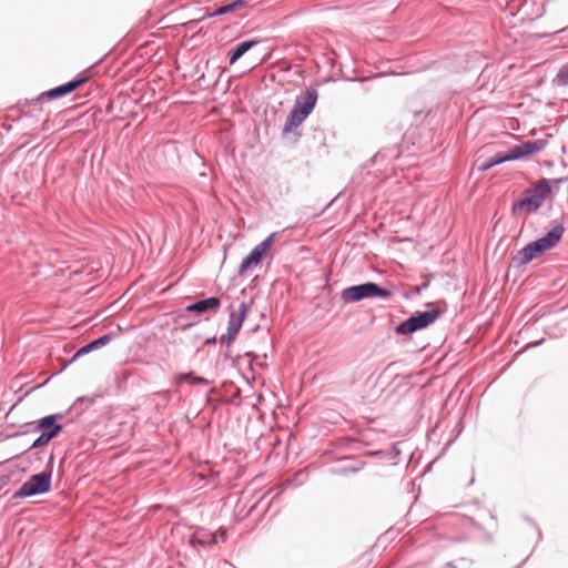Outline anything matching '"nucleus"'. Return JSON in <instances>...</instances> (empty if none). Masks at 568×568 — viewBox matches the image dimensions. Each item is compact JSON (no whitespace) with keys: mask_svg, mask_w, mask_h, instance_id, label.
I'll list each match as a JSON object with an SVG mask.
<instances>
[{"mask_svg":"<svg viewBox=\"0 0 568 568\" xmlns=\"http://www.w3.org/2000/svg\"><path fill=\"white\" fill-rule=\"evenodd\" d=\"M216 342H217L216 336H211V337L205 338L204 345H214V344H216Z\"/></svg>","mask_w":568,"mask_h":568,"instance_id":"c9c22d12","label":"nucleus"},{"mask_svg":"<svg viewBox=\"0 0 568 568\" xmlns=\"http://www.w3.org/2000/svg\"><path fill=\"white\" fill-rule=\"evenodd\" d=\"M385 450V458L388 459H396L400 455V449L398 448L397 444H393L389 449Z\"/></svg>","mask_w":568,"mask_h":568,"instance_id":"bb28decb","label":"nucleus"},{"mask_svg":"<svg viewBox=\"0 0 568 568\" xmlns=\"http://www.w3.org/2000/svg\"><path fill=\"white\" fill-rule=\"evenodd\" d=\"M91 353L90 348L88 347L87 344H84L83 346H81L74 354L73 356L69 359L68 364H72L74 363L78 358H80L81 356H84L87 354Z\"/></svg>","mask_w":568,"mask_h":568,"instance_id":"393cba45","label":"nucleus"},{"mask_svg":"<svg viewBox=\"0 0 568 568\" xmlns=\"http://www.w3.org/2000/svg\"><path fill=\"white\" fill-rule=\"evenodd\" d=\"M220 355H221V357L224 359V362H229V361H231V359H232V355H231L230 351H227V349H226V351L221 352V354H220Z\"/></svg>","mask_w":568,"mask_h":568,"instance_id":"f704fd0d","label":"nucleus"},{"mask_svg":"<svg viewBox=\"0 0 568 568\" xmlns=\"http://www.w3.org/2000/svg\"><path fill=\"white\" fill-rule=\"evenodd\" d=\"M445 567H446V568H457V566L455 565V562H454V561H448V562H446V564H445Z\"/></svg>","mask_w":568,"mask_h":568,"instance_id":"ea45409f","label":"nucleus"},{"mask_svg":"<svg viewBox=\"0 0 568 568\" xmlns=\"http://www.w3.org/2000/svg\"><path fill=\"white\" fill-rule=\"evenodd\" d=\"M554 83L559 87L568 85V62L562 64L554 79Z\"/></svg>","mask_w":568,"mask_h":568,"instance_id":"4be33fe9","label":"nucleus"},{"mask_svg":"<svg viewBox=\"0 0 568 568\" xmlns=\"http://www.w3.org/2000/svg\"><path fill=\"white\" fill-rule=\"evenodd\" d=\"M243 323H244V320L235 316V312H231L230 316H229L226 332L237 337V335L243 326Z\"/></svg>","mask_w":568,"mask_h":568,"instance_id":"412c9836","label":"nucleus"},{"mask_svg":"<svg viewBox=\"0 0 568 568\" xmlns=\"http://www.w3.org/2000/svg\"><path fill=\"white\" fill-rule=\"evenodd\" d=\"M247 1L246 0H233L229 3H225V4H222L220 7H217L215 10L211 11V12H206L201 20H204L206 18H213V17H220V16H224V14H227V13H231V12H234L236 10H240L244 7L247 6Z\"/></svg>","mask_w":568,"mask_h":568,"instance_id":"4468645a","label":"nucleus"},{"mask_svg":"<svg viewBox=\"0 0 568 568\" xmlns=\"http://www.w3.org/2000/svg\"><path fill=\"white\" fill-rule=\"evenodd\" d=\"M195 325L194 322H185L180 325V329L185 332Z\"/></svg>","mask_w":568,"mask_h":568,"instance_id":"72a5a7b5","label":"nucleus"},{"mask_svg":"<svg viewBox=\"0 0 568 568\" xmlns=\"http://www.w3.org/2000/svg\"><path fill=\"white\" fill-rule=\"evenodd\" d=\"M10 483L9 474H0V490H2Z\"/></svg>","mask_w":568,"mask_h":568,"instance_id":"c756f323","label":"nucleus"},{"mask_svg":"<svg viewBox=\"0 0 568 568\" xmlns=\"http://www.w3.org/2000/svg\"><path fill=\"white\" fill-rule=\"evenodd\" d=\"M392 296V290L375 282H364L347 286L339 294V298L344 304L358 303L372 298L389 300Z\"/></svg>","mask_w":568,"mask_h":568,"instance_id":"39448f33","label":"nucleus"},{"mask_svg":"<svg viewBox=\"0 0 568 568\" xmlns=\"http://www.w3.org/2000/svg\"><path fill=\"white\" fill-rule=\"evenodd\" d=\"M93 398L88 397H79L75 403L73 404L74 409H79L80 412H83L87 407L93 404Z\"/></svg>","mask_w":568,"mask_h":568,"instance_id":"5701e85b","label":"nucleus"},{"mask_svg":"<svg viewBox=\"0 0 568 568\" xmlns=\"http://www.w3.org/2000/svg\"><path fill=\"white\" fill-rule=\"evenodd\" d=\"M176 383H189L192 385H210L211 381L205 377L195 375L193 372L178 373L174 376Z\"/></svg>","mask_w":568,"mask_h":568,"instance_id":"a211bd4d","label":"nucleus"},{"mask_svg":"<svg viewBox=\"0 0 568 568\" xmlns=\"http://www.w3.org/2000/svg\"><path fill=\"white\" fill-rule=\"evenodd\" d=\"M262 40L260 38H252L248 40H244L237 43L230 52H229V63L234 64L239 61L246 52L251 49L260 44Z\"/></svg>","mask_w":568,"mask_h":568,"instance_id":"ddd939ff","label":"nucleus"},{"mask_svg":"<svg viewBox=\"0 0 568 568\" xmlns=\"http://www.w3.org/2000/svg\"><path fill=\"white\" fill-rule=\"evenodd\" d=\"M33 99H24L23 101H19L17 106L18 108H21L22 105L23 106H27V105H34L37 103H42L43 101H32Z\"/></svg>","mask_w":568,"mask_h":568,"instance_id":"7c9ffc66","label":"nucleus"},{"mask_svg":"<svg viewBox=\"0 0 568 568\" xmlns=\"http://www.w3.org/2000/svg\"><path fill=\"white\" fill-rule=\"evenodd\" d=\"M162 397H163V399H164V400H170V398H171V394H170V392H168V390H166V392H163V393H162Z\"/></svg>","mask_w":568,"mask_h":568,"instance_id":"58836bf2","label":"nucleus"},{"mask_svg":"<svg viewBox=\"0 0 568 568\" xmlns=\"http://www.w3.org/2000/svg\"><path fill=\"white\" fill-rule=\"evenodd\" d=\"M568 181V176L558 179L541 178L529 187L525 189L520 196L513 202L510 214L514 217L526 213L528 215L536 213L544 204L546 199L552 193L554 187L559 186Z\"/></svg>","mask_w":568,"mask_h":568,"instance_id":"f257e3e1","label":"nucleus"},{"mask_svg":"<svg viewBox=\"0 0 568 568\" xmlns=\"http://www.w3.org/2000/svg\"><path fill=\"white\" fill-rule=\"evenodd\" d=\"M545 338H540L538 341H535V342H530L526 345L525 349H528V348H532V347H536V346H539L544 343Z\"/></svg>","mask_w":568,"mask_h":568,"instance_id":"473e14b6","label":"nucleus"},{"mask_svg":"<svg viewBox=\"0 0 568 568\" xmlns=\"http://www.w3.org/2000/svg\"><path fill=\"white\" fill-rule=\"evenodd\" d=\"M528 558H529V557L525 558V559H524V560H523V561H521L517 567H515V568H521V567L526 564V561L528 560Z\"/></svg>","mask_w":568,"mask_h":568,"instance_id":"a19ab883","label":"nucleus"},{"mask_svg":"<svg viewBox=\"0 0 568 568\" xmlns=\"http://www.w3.org/2000/svg\"><path fill=\"white\" fill-rule=\"evenodd\" d=\"M63 418L62 414H50L34 420L32 432L39 433V436L33 440L30 449H37L49 445V443L59 436L63 429L60 419Z\"/></svg>","mask_w":568,"mask_h":568,"instance_id":"423d86ee","label":"nucleus"},{"mask_svg":"<svg viewBox=\"0 0 568 568\" xmlns=\"http://www.w3.org/2000/svg\"><path fill=\"white\" fill-rule=\"evenodd\" d=\"M189 542L192 547H196V546L206 547V546L216 545L219 542V539L213 534H205L203 536L192 535L190 537Z\"/></svg>","mask_w":568,"mask_h":568,"instance_id":"6ab92c4d","label":"nucleus"},{"mask_svg":"<svg viewBox=\"0 0 568 568\" xmlns=\"http://www.w3.org/2000/svg\"><path fill=\"white\" fill-rule=\"evenodd\" d=\"M427 286H428V284H427V283H423V284H420V285L416 288V292H417V293H420V292H422L424 288H426Z\"/></svg>","mask_w":568,"mask_h":568,"instance_id":"4c0bfd02","label":"nucleus"},{"mask_svg":"<svg viewBox=\"0 0 568 568\" xmlns=\"http://www.w3.org/2000/svg\"><path fill=\"white\" fill-rule=\"evenodd\" d=\"M221 306V297L210 296L206 298L199 300L185 306V312L195 313L197 315L205 314L207 312H216Z\"/></svg>","mask_w":568,"mask_h":568,"instance_id":"9d476101","label":"nucleus"},{"mask_svg":"<svg viewBox=\"0 0 568 568\" xmlns=\"http://www.w3.org/2000/svg\"><path fill=\"white\" fill-rule=\"evenodd\" d=\"M54 456L51 454L44 469L31 475L12 495V499H24L45 495L52 487Z\"/></svg>","mask_w":568,"mask_h":568,"instance_id":"7ed1b4c3","label":"nucleus"},{"mask_svg":"<svg viewBox=\"0 0 568 568\" xmlns=\"http://www.w3.org/2000/svg\"><path fill=\"white\" fill-rule=\"evenodd\" d=\"M236 339V336L230 334V333H225L223 334L220 338H219V342L224 345L225 347H230Z\"/></svg>","mask_w":568,"mask_h":568,"instance_id":"cd10ccee","label":"nucleus"},{"mask_svg":"<svg viewBox=\"0 0 568 568\" xmlns=\"http://www.w3.org/2000/svg\"><path fill=\"white\" fill-rule=\"evenodd\" d=\"M277 236V232L271 233L266 236L261 243L255 245L251 252L242 260L237 274L240 277L245 276V274L254 267H257L263 260L266 257L267 252L271 250L275 239Z\"/></svg>","mask_w":568,"mask_h":568,"instance_id":"0eeeda50","label":"nucleus"},{"mask_svg":"<svg viewBox=\"0 0 568 568\" xmlns=\"http://www.w3.org/2000/svg\"><path fill=\"white\" fill-rule=\"evenodd\" d=\"M113 337L114 333L110 332L90 341L89 343H87V345L90 348V351L93 352L108 345L113 339Z\"/></svg>","mask_w":568,"mask_h":568,"instance_id":"aec40b11","label":"nucleus"},{"mask_svg":"<svg viewBox=\"0 0 568 568\" xmlns=\"http://www.w3.org/2000/svg\"><path fill=\"white\" fill-rule=\"evenodd\" d=\"M91 353L90 348L88 347L87 344H84L83 346H81L74 354L73 356L69 359L68 364H72L74 363L78 358H80L81 356H84L87 354Z\"/></svg>","mask_w":568,"mask_h":568,"instance_id":"a878e982","label":"nucleus"},{"mask_svg":"<svg viewBox=\"0 0 568 568\" xmlns=\"http://www.w3.org/2000/svg\"><path fill=\"white\" fill-rule=\"evenodd\" d=\"M442 315L443 311L437 307L426 311H416L408 318L396 325L394 332L402 337L400 343L406 344L412 339L414 333L429 327Z\"/></svg>","mask_w":568,"mask_h":568,"instance_id":"20e7f679","label":"nucleus"},{"mask_svg":"<svg viewBox=\"0 0 568 568\" xmlns=\"http://www.w3.org/2000/svg\"><path fill=\"white\" fill-rule=\"evenodd\" d=\"M69 365L68 363L63 365L62 369H59V373H62V371Z\"/></svg>","mask_w":568,"mask_h":568,"instance_id":"79ce46f5","label":"nucleus"},{"mask_svg":"<svg viewBox=\"0 0 568 568\" xmlns=\"http://www.w3.org/2000/svg\"><path fill=\"white\" fill-rule=\"evenodd\" d=\"M547 145L545 140H528L511 146L506 151L508 161H518L542 151Z\"/></svg>","mask_w":568,"mask_h":568,"instance_id":"1a4fd4ad","label":"nucleus"},{"mask_svg":"<svg viewBox=\"0 0 568 568\" xmlns=\"http://www.w3.org/2000/svg\"><path fill=\"white\" fill-rule=\"evenodd\" d=\"M525 519L530 523L531 525H534L537 529V534H538V540L540 541L542 539V532H541V529L535 524V521L529 518V517H525Z\"/></svg>","mask_w":568,"mask_h":568,"instance_id":"2f4dec72","label":"nucleus"},{"mask_svg":"<svg viewBox=\"0 0 568 568\" xmlns=\"http://www.w3.org/2000/svg\"><path fill=\"white\" fill-rule=\"evenodd\" d=\"M317 90L314 88H307L302 91L300 95L296 97L295 103L293 106H296L301 111L306 114H311L317 102Z\"/></svg>","mask_w":568,"mask_h":568,"instance_id":"9b49d317","label":"nucleus"},{"mask_svg":"<svg viewBox=\"0 0 568 568\" xmlns=\"http://www.w3.org/2000/svg\"><path fill=\"white\" fill-rule=\"evenodd\" d=\"M308 480V471L304 469L297 470L291 478L286 479L280 485L281 491L287 487H301Z\"/></svg>","mask_w":568,"mask_h":568,"instance_id":"f3484780","label":"nucleus"},{"mask_svg":"<svg viewBox=\"0 0 568 568\" xmlns=\"http://www.w3.org/2000/svg\"><path fill=\"white\" fill-rule=\"evenodd\" d=\"M355 457L354 456H343V457H339L337 460L338 462H344V460H354Z\"/></svg>","mask_w":568,"mask_h":568,"instance_id":"e433bc0d","label":"nucleus"},{"mask_svg":"<svg viewBox=\"0 0 568 568\" xmlns=\"http://www.w3.org/2000/svg\"><path fill=\"white\" fill-rule=\"evenodd\" d=\"M565 227L562 223H556L546 234L535 241L527 243L514 256H511L510 266L520 268L529 264L532 260L544 255L554 248L562 239Z\"/></svg>","mask_w":568,"mask_h":568,"instance_id":"f03ea898","label":"nucleus"},{"mask_svg":"<svg viewBox=\"0 0 568 568\" xmlns=\"http://www.w3.org/2000/svg\"><path fill=\"white\" fill-rule=\"evenodd\" d=\"M366 457L369 458H385V450L384 449H377V450H367L364 453Z\"/></svg>","mask_w":568,"mask_h":568,"instance_id":"c85d7f7f","label":"nucleus"},{"mask_svg":"<svg viewBox=\"0 0 568 568\" xmlns=\"http://www.w3.org/2000/svg\"><path fill=\"white\" fill-rule=\"evenodd\" d=\"M366 466V462L364 460H355L353 464L344 465L341 467H333L329 469V473L335 476H346L348 474H356L364 469Z\"/></svg>","mask_w":568,"mask_h":568,"instance_id":"dca6fc26","label":"nucleus"},{"mask_svg":"<svg viewBox=\"0 0 568 568\" xmlns=\"http://www.w3.org/2000/svg\"><path fill=\"white\" fill-rule=\"evenodd\" d=\"M308 118V114L304 113L296 106H293L288 113L286 121L282 129V135L285 136L293 130L297 129Z\"/></svg>","mask_w":568,"mask_h":568,"instance_id":"f8f14e48","label":"nucleus"},{"mask_svg":"<svg viewBox=\"0 0 568 568\" xmlns=\"http://www.w3.org/2000/svg\"><path fill=\"white\" fill-rule=\"evenodd\" d=\"M251 306H252V303H251V302H250V303L242 302V303L240 304V306H239L237 312H235V316H237V317H240V318H242V320H244V321H245V318H246V316H247V313H248V311H250Z\"/></svg>","mask_w":568,"mask_h":568,"instance_id":"b1692460","label":"nucleus"},{"mask_svg":"<svg viewBox=\"0 0 568 568\" xmlns=\"http://www.w3.org/2000/svg\"><path fill=\"white\" fill-rule=\"evenodd\" d=\"M90 80V75L83 72L78 73L70 81L41 92L33 101H51L63 98L83 85Z\"/></svg>","mask_w":568,"mask_h":568,"instance_id":"6e6552de","label":"nucleus"},{"mask_svg":"<svg viewBox=\"0 0 568 568\" xmlns=\"http://www.w3.org/2000/svg\"><path fill=\"white\" fill-rule=\"evenodd\" d=\"M221 538L224 540L225 539V532H222L221 534Z\"/></svg>","mask_w":568,"mask_h":568,"instance_id":"37998d69","label":"nucleus"},{"mask_svg":"<svg viewBox=\"0 0 568 568\" xmlns=\"http://www.w3.org/2000/svg\"><path fill=\"white\" fill-rule=\"evenodd\" d=\"M505 162H508V158L506 152H497L495 155L488 158V159H477L476 160V168L479 172H486L490 169H493L496 165L503 164Z\"/></svg>","mask_w":568,"mask_h":568,"instance_id":"2eb2a0df","label":"nucleus"}]
</instances>
